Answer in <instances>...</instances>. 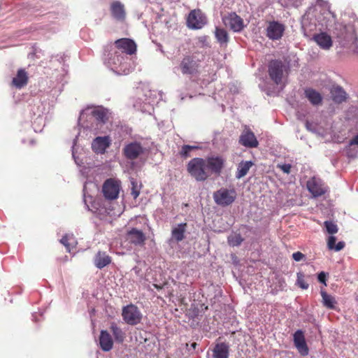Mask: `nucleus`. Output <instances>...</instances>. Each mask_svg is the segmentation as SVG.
<instances>
[{
	"mask_svg": "<svg viewBox=\"0 0 358 358\" xmlns=\"http://www.w3.org/2000/svg\"><path fill=\"white\" fill-rule=\"evenodd\" d=\"M140 192L137 189V186L132 182L131 195L134 199H136L139 196Z\"/></svg>",
	"mask_w": 358,
	"mask_h": 358,
	"instance_id": "nucleus-41",
	"label": "nucleus"
},
{
	"mask_svg": "<svg viewBox=\"0 0 358 358\" xmlns=\"http://www.w3.org/2000/svg\"><path fill=\"white\" fill-rule=\"evenodd\" d=\"M99 345L104 352L110 351L113 347V341L110 334L106 330H101L99 336Z\"/></svg>",
	"mask_w": 358,
	"mask_h": 358,
	"instance_id": "nucleus-21",
	"label": "nucleus"
},
{
	"mask_svg": "<svg viewBox=\"0 0 358 358\" xmlns=\"http://www.w3.org/2000/svg\"><path fill=\"white\" fill-rule=\"evenodd\" d=\"M331 96L335 103H341L345 101L346 93L342 87H334L331 90Z\"/></svg>",
	"mask_w": 358,
	"mask_h": 358,
	"instance_id": "nucleus-28",
	"label": "nucleus"
},
{
	"mask_svg": "<svg viewBox=\"0 0 358 358\" xmlns=\"http://www.w3.org/2000/svg\"><path fill=\"white\" fill-rule=\"evenodd\" d=\"M321 296L322 297L323 305L329 309H334L335 308L336 301L334 298L328 294L325 291H321Z\"/></svg>",
	"mask_w": 358,
	"mask_h": 358,
	"instance_id": "nucleus-31",
	"label": "nucleus"
},
{
	"mask_svg": "<svg viewBox=\"0 0 358 358\" xmlns=\"http://www.w3.org/2000/svg\"><path fill=\"white\" fill-rule=\"evenodd\" d=\"M314 41L322 49L329 50L332 46V40L329 35L322 32L313 37Z\"/></svg>",
	"mask_w": 358,
	"mask_h": 358,
	"instance_id": "nucleus-23",
	"label": "nucleus"
},
{
	"mask_svg": "<svg viewBox=\"0 0 358 358\" xmlns=\"http://www.w3.org/2000/svg\"><path fill=\"white\" fill-rule=\"evenodd\" d=\"M127 240L136 246H143L145 243L146 237L145 234L140 229L132 228L126 234Z\"/></svg>",
	"mask_w": 358,
	"mask_h": 358,
	"instance_id": "nucleus-14",
	"label": "nucleus"
},
{
	"mask_svg": "<svg viewBox=\"0 0 358 358\" xmlns=\"http://www.w3.org/2000/svg\"><path fill=\"white\" fill-rule=\"evenodd\" d=\"M326 277H327L326 273L324 271H322L318 274L317 279L320 282L324 284V285H327Z\"/></svg>",
	"mask_w": 358,
	"mask_h": 358,
	"instance_id": "nucleus-42",
	"label": "nucleus"
},
{
	"mask_svg": "<svg viewBox=\"0 0 358 358\" xmlns=\"http://www.w3.org/2000/svg\"><path fill=\"white\" fill-rule=\"evenodd\" d=\"M243 241V239L242 238L240 234H235L234 236H229L228 238L229 245L232 246L240 245Z\"/></svg>",
	"mask_w": 358,
	"mask_h": 358,
	"instance_id": "nucleus-37",
	"label": "nucleus"
},
{
	"mask_svg": "<svg viewBox=\"0 0 358 358\" xmlns=\"http://www.w3.org/2000/svg\"><path fill=\"white\" fill-rule=\"evenodd\" d=\"M226 26H229L235 32L241 31L243 29V20L236 13H230L222 18Z\"/></svg>",
	"mask_w": 358,
	"mask_h": 358,
	"instance_id": "nucleus-13",
	"label": "nucleus"
},
{
	"mask_svg": "<svg viewBox=\"0 0 358 358\" xmlns=\"http://www.w3.org/2000/svg\"><path fill=\"white\" fill-rule=\"evenodd\" d=\"M324 226L326 229L327 232L329 234H335L338 231V227L337 224L331 220H327L324 222Z\"/></svg>",
	"mask_w": 358,
	"mask_h": 358,
	"instance_id": "nucleus-34",
	"label": "nucleus"
},
{
	"mask_svg": "<svg viewBox=\"0 0 358 358\" xmlns=\"http://www.w3.org/2000/svg\"><path fill=\"white\" fill-rule=\"evenodd\" d=\"M239 143L246 148H257L259 145L254 133L248 128L240 136Z\"/></svg>",
	"mask_w": 358,
	"mask_h": 358,
	"instance_id": "nucleus-16",
	"label": "nucleus"
},
{
	"mask_svg": "<svg viewBox=\"0 0 358 358\" xmlns=\"http://www.w3.org/2000/svg\"><path fill=\"white\" fill-rule=\"evenodd\" d=\"M213 358H228L229 345L225 343H217L213 350Z\"/></svg>",
	"mask_w": 358,
	"mask_h": 358,
	"instance_id": "nucleus-26",
	"label": "nucleus"
},
{
	"mask_svg": "<svg viewBox=\"0 0 358 358\" xmlns=\"http://www.w3.org/2000/svg\"><path fill=\"white\" fill-rule=\"evenodd\" d=\"M215 34L219 43H227L228 42L229 36L225 29L216 27Z\"/></svg>",
	"mask_w": 358,
	"mask_h": 358,
	"instance_id": "nucleus-33",
	"label": "nucleus"
},
{
	"mask_svg": "<svg viewBox=\"0 0 358 358\" xmlns=\"http://www.w3.org/2000/svg\"><path fill=\"white\" fill-rule=\"evenodd\" d=\"M277 167L287 174L290 173L292 169V166L289 164H278Z\"/></svg>",
	"mask_w": 358,
	"mask_h": 358,
	"instance_id": "nucleus-39",
	"label": "nucleus"
},
{
	"mask_svg": "<svg viewBox=\"0 0 358 358\" xmlns=\"http://www.w3.org/2000/svg\"><path fill=\"white\" fill-rule=\"evenodd\" d=\"M350 145H358V134L350 140Z\"/></svg>",
	"mask_w": 358,
	"mask_h": 358,
	"instance_id": "nucleus-43",
	"label": "nucleus"
},
{
	"mask_svg": "<svg viewBox=\"0 0 358 358\" xmlns=\"http://www.w3.org/2000/svg\"><path fill=\"white\" fill-rule=\"evenodd\" d=\"M94 264L99 269L108 266L112 262V258L106 252L98 251L94 257Z\"/></svg>",
	"mask_w": 358,
	"mask_h": 358,
	"instance_id": "nucleus-19",
	"label": "nucleus"
},
{
	"mask_svg": "<svg viewBox=\"0 0 358 358\" xmlns=\"http://www.w3.org/2000/svg\"><path fill=\"white\" fill-rule=\"evenodd\" d=\"M252 166L253 163L251 161H241L238 164L236 178L240 179L246 176Z\"/></svg>",
	"mask_w": 358,
	"mask_h": 358,
	"instance_id": "nucleus-27",
	"label": "nucleus"
},
{
	"mask_svg": "<svg viewBox=\"0 0 358 358\" xmlns=\"http://www.w3.org/2000/svg\"><path fill=\"white\" fill-rule=\"evenodd\" d=\"M187 223H180L173 227L171 230L172 239L176 242L182 241L185 238V233L186 232Z\"/></svg>",
	"mask_w": 358,
	"mask_h": 358,
	"instance_id": "nucleus-24",
	"label": "nucleus"
},
{
	"mask_svg": "<svg viewBox=\"0 0 358 358\" xmlns=\"http://www.w3.org/2000/svg\"><path fill=\"white\" fill-rule=\"evenodd\" d=\"M206 22V17L200 9L191 10L187 19V27L192 29H201Z\"/></svg>",
	"mask_w": 358,
	"mask_h": 358,
	"instance_id": "nucleus-6",
	"label": "nucleus"
},
{
	"mask_svg": "<svg viewBox=\"0 0 358 358\" xmlns=\"http://www.w3.org/2000/svg\"><path fill=\"white\" fill-rule=\"evenodd\" d=\"M110 47H112L111 45L110 47H108L107 48V50H105V52H108L110 50Z\"/></svg>",
	"mask_w": 358,
	"mask_h": 358,
	"instance_id": "nucleus-45",
	"label": "nucleus"
},
{
	"mask_svg": "<svg viewBox=\"0 0 358 358\" xmlns=\"http://www.w3.org/2000/svg\"><path fill=\"white\" fill-rule=\"evenodd\" d=\"M122 316L124 322L130 325L138 324L142 319L139 309L134 304L124 306L122 309Z\"/></svg>",
	"mask_w": 358,
	"mask_h": 358,
	"instance_id": "nucleus-5",
	"label": "nucleus"
},
{
	"mask_svg": "<svg viewBox=\"0 0 358 358\" xmlns=\"http://www.w3.org/2000/svg\"><path fill=\"white\" fill-rule=\"evenodd\" d=\"M284 65L280 60H272L268 65V73L270 78L278 85L282 81Z\"/></svg>",
	"mask_w": 358,
	"mask_h": 358,
	"instance_id": "nucleus-10",
	"label": "nucleus"
},
{
	"mask_svg": "<svg viewBox=\"0 0 358 358\" xmlns=\"http://www.w3.org/2000/svg\"><path fill=\"white\" fill-rule=\"evenodd\" d=\"M213 197L217 205L226 207L234 202L236 192L234 189H229L222 187L213 193Z\"/></svg>",
	"mask_w": 358,
	"mask_h": 358,
	"instance_id": "nucleus-3",
	"label": "nucleus"
},
{
	"mask_svg": "<svg viewBox=\"0 0 358 358\" xmlns=\"http://www.w3.org/2000/svg\"><path fill=\"white\" fill-rule=\"evenodd\" d=\"M108 64L110 66H113L115 68L120 66L122 62L124 60V57L122 53L117 50H113V47H110V50L107 54Z\"/></svg>",
	"mask_w": 358,
	"mask_h": 358,
	"instance_id": "nucleus-20",
	"label": "nucleus"
},
{
	"mask_svg": "<svg viewBox=\"0 0 358 358\" xmlns=\"http://www.w3.org/2000/svg\"><path fill=\"white\" fill-rule=\"evenodd\" d=\"M29 81L27 72L24 69H18L15 77L12 80L11 85L17 89H22L26 86Z\"/></svg>",
	"mask_w": 358,
	"mask_h": 358,
	"instance_id": "nucleus-18",
	"label": "nucleus"
},
{
	"mask_svg": "<svg viewBox=\"0 0 358 358\" xmlns=\"http://www.w3.org/2000/svg\"><path fill=\"white\" fill-rule=\"evenodd\" d=\"M110 11L113 17L118 20L123 21L125 19L126 13L124 5L120 1H114L110 5Z\"/></svg>",
	"mask_w": 358,
	"mask_h": 358,
	"instance_id": "nucleus-22",
	"label": "nucleus"
},
{
	"mask_svg": "<svg viewBox=\"0 0 358 358\" xmlns=\"http://www.w3.org/2000/svg\"><path fill=\"white\" fill-rule=\"evenodd\" d=\"M285 26L278 21H269L266 29V36L272 41L280 40L285 32Z\"/></svg>",
	"mask_w": 358,
	"mask_h": 358,
	"instance_id": "nucleus-7",
	"label": "nucleus"
},
{
	"mask_svg": "<svg viewBox=\"0 0 358 358\" xmlns=\"http://www.w3.org/2000/svg\"><path fill=\"white\" fill-rule=\"evenodd\" d=\"M197 344L196 343L194 342L191 344V347L194 350L196 347Z\"/></svg>",
	"mask_w": 358,
	"mask_h": 358,
	"instance_id": "nucleus-44",
	"label": "nucleus"
},
{
	"mask_svg": "<svg viewBox=\"0 0 358 358\" xmlns=\"http://www.w3.org/2000/svg\"><path fill=\"white\" fill-rule=\"evenodd\" d=\"M292 258L296 262H299L305 258V255L301 252H296L292 254Z\"/></svg>",
	"mask_w": 358,
	"mask_h": 358,
	"instance_id": "nucleus-40",
	"label": "nucleus"
},
{
	"mask_svg": "<svg viewBox=\"0 0 358 358\" xmlns=\"http://www.w3.org/2000/svg\"><path fill=\"white\" fill-rule=\"evenodd\" d=\"M122 152L127 159L135 160L144 152V148L141 143L134 141L127 144L123 148Z\"/></svg>",
	"mask_w": 358,
	"mask_h": 358,
	"instance_id": "nucleus-9",
	"label": "nucleus"
},
{
	"mask_svg": "<svg viewBox=\"0 0 358 358\" xmlns=\"http://www.w3.org/2000/svg\"><path fill=\"white\" fill-rule=\"evenodd\" d=\"M204 59L205 56L199 52L185 55L180 60L178 68L182 75L196 76L200 73L201 63Z\"/></svg>",
	"mask_w": 358,
	"mask_h": 358,
	"instance_id": "nucleus-1",
	"label": "nucleus"
},
{
	"mask_svg": "<svg viewBox=\"0 0 358 358\" xmlns=\"http://www.w3.org/2000/svg\"><path fill=\"white\" fill-rule=\"evenodd\" d=\"M92 116L99 122L105 124L108 120V110L103 108H96L92 112Z\"/></svg>",
	"mask_w": 358,
	"mask_h": 358,
	"instance_id": "nucleus-29",
	"label": "nucleus"
},
{
	"mask_svg": "<svg viewBox=\"0 0 358 358\" xmlns=\"http://www.w3.org/2000/svg\"><path fill=\"white\" fill-rule=\"evenodd\" d=\"M306 186L308 191L314 197L322 196L327 191V187L324 185L322 181L315 177L311 178L307 182Z\"/></svg>",
	"mask_w": 358,
	"mask_h": 358,
	"instance_id": "nucleus-11",
	"label": "nucleus"
},
{
	"mask_svg": "<svg viewBox=\"0 0 358 358\" xmlns=\"http://www.w3.org/2000/svg\"><path fill=\"white\" fill-rule=\"evenodd\" d=\"M208 173L220 176L224 167L225 159L222 156H212L204 159Z\"/></svg>",
	"mask_w": 358,
	"mask_h": 358,
	"instance_id": "nucleus-8",
	"label": "nucleus"
},
{
	"mask_svg": "<svg viewBox=\"0 0 358 358\" xmlns=\"http://www.w3.org/2000/svg\"><path fill=\"white\" fill-rule=\"evenodd\" d=\"M199 148L198 146L184 145L182 146L181 150L180 152V155L182 157L186 159L190 157V152L194 150H197Z\"/></svg>",
	"mask_w": 358,
	"mask_h": 358,
	"instance_id": "nucleus-35",
	"label": "nucleus"
},
{
	"mask_svg": "<svg viewBox=\"0 0 358 358\" xmlns=\"http://www.w3.org/2000/svg\"><path fill=\"white\" fill-rule=\"evenodd\" d=\"M304 274L301 272L297 273V279H296V285L303 289H307L309 287L308 283H307L304 279Z\"/></svg>",
	"mask_w": 358,
	"mask_h": 358,
	"instance_id": "nucleus-36",
	"label": "nucleus"
},
{
	"mask_svg": "<svg viewBox=\"0 0 358 358\" xmlns=\"http://www.w3.org/2000/svg\"><path fill=\"white\" fill-rule=\"evenodd\" d=\"M306 97L314 106H317L322 103V96L320 92L313 88H306L304 91Z\"/></svg>",
	"mask_w": 358,
	"mask_h": 358,
	"instance_id": "nucleus-25",
	"label": "nucleus"
},
{
	"mask_svg": "<svg viewBox=\"0 0 358 358\" xmlns=\"http://www.w3.org/2000/svg\"><path fill=\"white\" fill-rule=\"evenodd\" d=\"M114 44L117 49L122 50V52H124L127 55H132L136 52V43L131 38H120L116 40Z\"/></svg>",
	"mask_w": 358,
	"mask_h": 358,
	"instance_id": "nucleus-12",
	"label": "nucleus"
},
{
	"mask_svg": "<svg viewBox=\"0 0 358 358\" xmlns=\"http://www.w3.org/2000/svg\"><path fill=\"white\" fill-rule=\"evenodd\" d=\"M120 181L114 178L106 180L102 186V192L104 198L109 201L117 199L120 194Z\"/></svg>",
	"mask_w": 358,
	"mask_h": 358,
	"instance_id": "nucleus-4",
	"label": "nucleus"
},
{
	"mask_svg": "<svg viewBox=\"0 0 358 358\" xmlns=\"http://www.w3.org/2000/svg\"><path fill=\"white\" fill-rule=\"evenodd\" d=\"M110 144L108 136H98L93 140L92 148L96 153L103 154Z\"/></svg>",
	"mask_w": 358,
	"mask_h": 358,
	"instance_id": "nucleus-17",
	"label": "nucleus"
},
{
	"mask_svg": "<svg viewBox=\"0 0 358 358\" xmlns=\"http://www.w3.org/2000/svg\"><path fill=\"white\" fill-rule=\"evenodd\" d=\"M114 338L117 343H122L125 338V333L115 322H113L110 327Z\"/></svg>",
	"mask_w": 358,
	"mask_h": 358,
	"instance_id": "nucleus-30",
	"label": "nucleus"
},
{
	"mask_svg": "<svg viewBox=\"0 0 358 358\" xmlns=\"http://www.w3.org/2000/svg\"><path fill=\"white\" fill-rule=\"evenodd\" d=\"M336 238L334 236H330L327 239V247L329 250H335L340 251L345 247V243L343 241L338 242L336 245Z\"/></svg>",
	"mask_w": 358,
	"mask_h": 358,
	"instance_id": "nucleus-32",
	"label": "nucleus"
},
{
	"mask_svg": "<svg viewBox=\"0 0 358 358\" xmlns=\"http://www.w3.org/2000/svg\"><path fill=\"white\" fill-rule=\"evenodd\" d=\"M294 343L299 353L301 356L308 355L309 350L303 331L297 330L294 334Z\"/></svg>",
	"mask_w": 358,
	"mask_h": 358,
	"instance_id": "nucleus-15",
	"label": "nucleus"
},
{
	"mask_svg": "<svg viewBox=\"0 0 358 358\" xmlns=\"http://www.w3.org/2000/svg\"><path fill=\"white\" fill-rule=\"evenodd\" d=\"M69 241L70 236L69 235H64L60 240V243L65 246L66 251L69 252H71Z\"/></svg>",
	"mask_w": 358,
	"mask_h": 358,
	"instance_id": "nucleus-38",
	"label": "nucleus"
},
{
	"mask_svg": "<svg viewBox=\"0 0 358 358\" xmlns=\"http://www.w3.org/2000/svg\"><path fill=\"white\" fill-rule=\"evenodd\" d=\"M188 173L196 181L206 180L210 174L208 172L206 162L203 158L195 157L192 159L187 164Z\"/></svg>",
	"mask_w": 358,
	"mask_h": 358,
	"instance_id": "nucleus-2",
	"label": "nucleus"
}]
</instances>
